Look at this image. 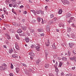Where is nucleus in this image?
Returning a JSON list of instances; mask_svg holds the SVG:
<instances>
[{"label":"nucleus","mask_w":76,"mask_h":76,"mask_svg":"<svg viewBox=\"0 0 76 76\" xmlns=\"http://www.w3.org/2000/svg\"><path fill=\"white\" fill-rule=\"evenodd\" d=\"M45 59L46 60H47L48 59L47 56L48 55V50H45Z\"/></svg>","instance_id":"nucleus-1"},{"label":"nucleus","mask_w":76,"mask_h":76,"mask_svg":"<svg viewBox=\"0 0 76 76\" xmlns=\"http://www.w3.org/2000/svg\"><path fill=\"white\" fill-rule=\"evenodd\" d=\"M15 48H16V50H20V48H19V46H18V43H15Z\"/></svg>","instance_id":"nucleus-2"},{"label":"nucleus","mask_w":76,"mask_h":76,"mask_svg":"<svg viewBox=\"0 0 76 76\" xmlns=\"http://www.w3.org/2000/svg\"><path fill=\"white\" fill-rule=\"evenodd\" d=\"M12 24L15 26H19V23H16L15 22H13L12 23Z\"/></svg>","instance_id":"nucleus-3"},{"label":"nucleus","mask_w":76,"mask_h":76,"mask_svg":"<svg viewBox=\"0 0 76 76\" xmlns=\"http://www.w3.org/2000/svg\"><path fill=\"white\" fill-rule=\"evenodd\" d=\"M25 40L26 41V42H29V38L26 37L25 38Z\"/></svg>","instance_id":"nucleus-4"},{"label":"nucleus","mask_w":76,"mask_h":76,"mask_svg":"<svg viewBox=\"0 0 76 76\" xmlns=\"http://www.w3.org/2000/svg\"><path fill=\"white\" fill-rule=\"evenodd\" d=\"M40 12L41 14H43V12L42 11H41V10H39V11H37L36 12L38 14H40Z\"/></svg>","instance_id":"nucleus-5"},{"label":"nucleus","mask_w":76,"mask_h":76,"mask_svg":"<svg viewBox=\"0 0 76 76\" xmlns=\"http://www.w3.org/2000/svg\"><path fill=\"white\" fill-rule=\"evenodd\" d=\"M71 15L69 13H67L66 15V18H69V17L71 16Z\"/></svg>","instance_id":"nucleus-6"},{"label":"nucleus","mask_w":76,"mask_h":76,"mask_svg":"<svg viewBox=\"0 0 76 76\" xmlns=\"http://www.w3.org/2000/svg\"><path fill=\"white\" fill-rule=\"evenodd\" d=\"M5 35L6 37H7V38L8 39H10L11 38V37H10V36L7 33H5Z\"/></svg>","instance_id":"nucleus-7"},{"label":"nucleus","mask_w":76,"mask_h":76,"mask_svg":"<svg viewBox=\"0 0 76 76\" xmlns=\"http://www.w3.org/2000/svg\"><path fill=\"white\" fill-rule=\"evenodd\" d=\"M6 68L3 67V66H0V69L1 70H6Z\"/></svg>","instance_id":"nucleus-8"},{"label":"nucleus","mask_w":76,"mask_h":76,"mask_svg":"<svg viewBox=\"0 0 76 76\" xmlns=\"http://www.w3.org/2000/svg\"><path fill=\"white\" fill-rule=\"evenodd\" d=\"M69 47L70 48H72V47H73V45H74V43L73 42H70L69 43Z\"/></svg>","instance_id":"nucleus-9"},{"label":"nucleus","mask_w":76,"mask_h":76,"mask_svg":"<svg viewBox=\"0 0 76 76\" xmlns=\"http://www.w3.org/2000/svg\"><path fill=\"white\" fill-rule=\"evenodd\" d=\"M47 42L45 43L46 45V46H49L50 45V42L49 39H48Z\"/></svg>","instance_id":"nucleus-10"},{"label":"nucleus","mask_w":76,"mask_h":76,"mask_svg":"<svg viewBox=\"0 0 76 76\" xmlns=\"http://www.w3.org/2000/svg\"><path fill=\"white\" fill-rule=\"evenodd\" d=\"M62 12H63V10H62V9H61L58 10V13L59 14V15H60L61 14Z\"/></svg>","instance_id":"nucleus-11"},{"label":"nucleus","mask_w":76,"mask_h":76,"mask_svg":"<svg viewBox=\"0 0 76 76\" xmlns=\"http://www.w3.org/2000/svg\"><path fill=\"white\" fill-rule=\"evenodd\" d=\"M29 54L30 56H33V57H34V56H35V54L34 53L32 52H30L29 53Z\"/></svg>","instance_id":"nucleus-12"},{"label":"nucleus","mask_w":76,"mask_h":76,"mask_svg":"<svg viewBox=\"0 0 76 76\" xmlns=\"http://www.w3.org/2000/svg\"><path fill=\"white\" fill-rule=\"evenodd\" d=\"M35 48L37 51H39V50H40V46H36Z\"/></svg>","instance_id":"nucleus-13"},{"label":"nucleus","mask_w":76,"mask_h":76,"mask_svg":"<svg viewBox=\"0 0 76 76\" xmlns=\"http://www.w3.org/2000/svg\"><path fill=\"white\" fill-rule=\"evenodd\" d=\"M37 31L39 32H43V29L42 28H39L37 30Z\"/></svg>","instance_id":"nucleus-14"},{"label":"nucleus","mask_w":76,"mask_h":76,"mask_svg":"<svg viewBox=\"0 0 76 76\" xmlns=\"http://www.w3.org/2000/svg\"><path fill=\"white\" fill-rule=\"evenodd\" d=\"M31 32L33 35H34V33H35V30L33 29H32L31 31Z\"/></svg>","instance_id":"nucleus-15"},{"label":"nucleus","mask_w":76,"mask_h":76,"mask_svg":"<svg viewBox=\"0 0 76 76\" xmlns=\"http://www.w3.org/2000/svg\"><path fill=\"white\" fill-rule=\"evenodd\" d=\"M31 12H32V13H33L34 14L35 16H36V15H37V14L36 13V11H35V10H31Z\"/></svg>","instance_id":"nucleus-16"},{"label":"nucleus","mask_w":76,"mask_h":76,"mask_svg":"<svg viewBox=\"0 0 76 76\" xmlns=\"http://www.w3.org/2000/svg\"><path fill=\"white\" fill-rule=\"evenodd\" d=\"M36 47V45H31V48H35Z\"/></svg>","instance_id":"nucleus-17"},{"label":"nucleus","mask_w":76,"mask_h":76,"mask_svg":"<svg viewBox=\"0 0 76 76\" xmlns=\"http://www.w3.org/2000/svg\"><path fill=\"white\" fill-rule=\"evenodd\" d=\"M75 57H72L70 58H69V60H72V61H73V60H74L75 61Z\"/></svg>","instance_id":"nucleus-18"},{"label":"nucleus","mask_w":76,"mask_h":76,"mask_svg":"<svg viewBox=\"0 0 76 76\" xmlns=\"http://www.w3.org/2000/svg\"><path fill=\"white\" fill-rule=\"evenodd\" d=\"M22 32V30L20 29H18L17 31V32H18V33H21Z\"/></svg>","instance_id":"nucleus-19"},{"label":"nucleus","mask_w":76,"mask_h":76,"mask_svg":"<svg viewBox=\"0 0 76 76\" xmlns=\"http://www.w3.org/2000/svg\"><path fill=\"white\" fill-rule=\"evenodd\" d=\"M15 70L17 73H19V70H20V69L19 68L17 67L15 68Z\"/></svg>","instance_id":"nucleus-20"},{"label":"nucleus","mask_w":76,"mask_h":76,"mask_svg":"<svg viewBox=\"0 0 76 76\" xmlns=\"http://www.w3.org/2000/svg\"><path fill=\"white\" fill-rule=\"evenodd\" d=\"M21 28L22 29H23V30H24V31H25L26 30V27L25 26H22L21 27Z\"/></svg>","instance_id":"nucleus-21"},{"label":"nucleus","mask_w":76,"mask_h":76,"mask_svg":"<svg viewBox=\"0 0 76 76\" xmlns=\"http://www.w3.org/2000/svg\"><path fill=\"white\" fill-rule=\"evenodd\" d=\"M50 66V64H46L45 65V68H48Z\"/></svg>","instance_id":"nucleus-22"},{"label":"nucleus","mask_w":76,"mask_h":76,"mask_svg":"<svg viewBox=\"0 0 76 76\" xmlns=\"http://www.w3.org/2000/svg\"><path fill=\"white\" fill-rule=\"evenodd\" d=\"M46 30L47 31H50V26L48 25H47L46 26Z\"/></svg>","instance_id":"nucleus-23"},{"label":"nucleus","mask_w":76,"mask_h":76,"mask_svg":"<svg viewBox=\"0 0 76 76\" xmlns=\"http://www.w3.org/2000/svg\"><path fill=\"white\" fill-rule=\"evenodd\" d=\"M67 30L68 32H69L70 31H71V28L70 27H67Z\"/></svg>","instance_id":"nucleus-24"},{"label":"nucleus","mask_w":76,"mask_h":76,"mask_svg":"<svg viewBox=\"0 0 76 76\" xmlns=\"http://www.w3.org/2000/svg\"><path fill=\"white\" fill-rule=\"evenodd\" d=\"M13 52V49L12 48L10 49L9 50V53L10 54H11Z\"/></svg>","instance_id":"nucleus-25"},{"label":"nucleus","mask_w":76,"mask_h":76,"mask_svg":"<svg viewBox=\"0 0 76 76\" xmlns=\"http://www.w3.org/2000/svg\"><path fill=\"white\" fill-rule=\"evenodd\" d=\"M62 60H64V61H67V58H66V57H63L62 58Z\"/></svg>","instance_id":"nucleus-26"},{"label":"nucleus","mask_w":76,"mask_h":76,"mask_svg":"<svg viewBox=\"0 0 76 76\" xmlns=\"http://www.w3.org/2000/svg\"><path fill=\"white\" fill-rule=\"evenodd\" d=\"M59 27H61V26H62L63 28L64 27V25H62V23H60L59 24Z\"/></svg>","instance_id":"nucleus-27"},{"label":"nucleus","mask_w":76,"mask_h":76,"mask_svg":"<svg viewBox=\"0 0 76 76\" xmlns=\"http://www.w3.org/2000/svg\"><path fill=\"white\" fill-rule=\"evenodd\" d=\"M15 37L17 38V39H18V40H19V39H20L19 38V36L18 35V34H15Z\"/></svg>","instance_id":"nucleus-28"},{"label":"nucleus","mask_w":76,"mask_h":76,"mask_svg":"<svg viewBox=\"0 0 76 76\" xmlns=\"http://www.w3.org/2000/svg\"><path fill=\"white\" fill-rule=\"evenodd\" d=\"M15 54H17L19 52V50H15L14 51Z\"/></svg>","instance_id":"nucleus-29"},{"label":"nucleus","mask_w":76,"mask_h":76,"mask_svg":"<svg viewBox=\"0 0 76 76\" xmlns=\"http://www.w3.org/2000/svg\"><path fill=\"white\" fill-rule=\"evenodd\" d=\"M12 57L14 58H18V56L17 55L14 54L12 55Z\"/></svg>","instance_id":"nucleus-30"},{"label":"nucleus","mask_w":76,"mask_h":76,"mask_svg":"<svg viewBox=\"0 0 76 76\" xmlns=\"http://www.w3.org/2000/svg\"><path fill=\"white\" fill-rule=\"evenodd\" d=\"M12 2L13 4H15L16 3V0H13Z\"/></svg>","instance_id":"nucleus-31"},{"label":"nucleus","mask_w":76,"mask_h":76,"mask_svg":"<svg viewBox=\"0 0 76 76\" xmlns=\"http://www.w3.org/2000/svg\"><path fill=\"white\" fill-rule=\"evenodd\" d=\"M71 37H72V38L73 39L75 38V35L74 34H72L71 35Z\"/></svg>","instance_id":"nucleus-32"},{"label":"nucleus","mask_w":76,"mask_h":76,"mask_svg":"<svg viewBox=\"0 0 76 76\" xmlns=\"http://www.w3.org/2000/svg\"><path fill=\"white\" fill-rule=\"evenodd\" d=\"M13 7H18V5H17V4H13Z\"/></svg>","instance_id":"nucleus-33"},{"label":"nucleus","mask_w":76,"mask_h":76,"mask_svg":"<svg viewBox=\"0 0 76 76\" xmlns=\"http://www.w3.org/2000/svg\"><path fill=\"white\" fill-rule=\"evenodd\" d=\"M62 66V62H60L59 63V64L58 66L59 67H61Z\"/></svg>","instance_id":"nucleus-34"},{"label":"nucleus","mask_w":76,"mask_h":76,"mask_svg":"<svg viewBox=\"0 0 76 76\" xmlns=\"http://www.w3.org/2000/svg\"><path fill=\"white\" fill-rule=\"evenodd\" d=\"M37 20L39 22H40V21H41V18L39 17H38L37 18Z\"/></svg>","instance_id":"nucleus-35"},{"label":"nucleus","mask_w":76,"mask_h":76,"mask_svg":"<svg viewBox=\"0 0 76 76\" xmlns=\"http://www.w3.org/2000/svg\"><path fill=\"white\" fill-rule=\"evenodd\" d=\"M3 11H4V13H6V11H7L6 8H4H4Z\"/></svg>","instance_id":"nucleus-36"},{"label":"nucleus","mask_w":76,"mask_h":76,"mask_svg":"<svg viewBox=\"0 0 76 76\" xmlns=\"http://www.w3.org/2000/svg\"><path fill=\"white\" fill-rule=\"evenodd\" d=\"M72 27H74V28H76V25L75 24H72Z\"/></svg>","instance_id":"nucleus-37"},{"label":"nucleus","mask_w":76,"mask_h":76,"mask_svg":"<svg viewBox=\"0 0 76 76\" xmlns=\"http://www.w3.org/2000/svg\"><path fill=\"white\" fill-rule=\"evenodd\" d=\"M72 53H73L75 55H76V52L75 50H72Z\"/></svg>","instance_id":"nucleus-38"},{"label":"nucleus","mask_w":76,"mask_h":76,"mask_svg":"<svg viewBox=\"0 0 76 76\" xmlns=\"http://www.w3.org/2000/svg\"><path fill=\"white\" fill-rule=\"evenodd\" d=\"M2 66H4L5 67L6 69V67H7V65H6V64L4 63L3 64H2Z\"/></svg>","instance_id":"nucleus-39"},{"label":"nucleus","mask_w":76,"mask_h":76,"mask_svg":"<svg viewBox=\"0 0 76 76\" xmlns=\"http://www.w3.org/2000/svg\"><path fill=\"white\" fill-rule=\"evenodd\" d=\"M52 46L53 48L54 49H56V46H55V45H52Z\"/></svg>","instance_id":"nucleus-40"},{"label":"nucleus","mask_w":76,"mask_h":76,"mask_svg":"<svg viewBox=\"0 0 76 76\" xmlns=\"http://www.w3.org/2000/svg\"><path fill=\"white\" fill-rule=\"evenodd\" d=\"M10 67L11 69H13V65L12 64H11Z\"/></svg>","instance_id":"nucleus-41"},{"label":"nucleus","mask_w":76,"mask_h":76,"mask_svg":"<svg viewBox=\"0 0 76 76\" xmlns=\"http://www.w3.org/2000/svg\"><path fill=\"white\" fill-rule=\"evenodd\" d=\"M39 60H37L36 61V63L37 64H39Z\"/></svg>","instance_id":"nucleus-42"},{"label":"nucleus","mask_w":76,"mask_h":76,"mask_svg":"<svg viewBox=\"0 0 76 76\" xmlns=\"http://www.w3.org/2000/svg\"><path fill=\"white\" fill-rule=\"evenodd\" d=\"M54 17V15L53 14H51L50 15V17L51 18H53Z\"/></svg>","instance_id":"nucleus-43"},{"label":"nucleus","mask_w":76,"mask_h":76,"mask_svg":"<svg viewBox=\"0 0 76 76\" xmlns=\"http://www.w3.org/2000/svg\"><path fill=\"white\" fill-rule=\"evenodd\" d=\"M70 20H72L73 19H74V17H71L70 18Z\"/></svg>","instance_id":"nucleus-44"},{"label":"nucleus","mask_w":76,"mask_h":76,"mask_svg":"<svg viewBox=\"0 0 76 76\" xmlns=\"http://www.w3.org/2000/svg\"><path fill=\"white\" fill-rule=\"evenodd\" d=\"M40 36H41V37H44V34L42 33L40 34Z\"/></svg>","instance_id":"nucleus-45"},{"label":"nucleus","mask_w":76,"mask_h":76,"mask_svg":"<svg viewBox=\"0 0 76 76\" xmlns=\"http://www.w3.org/2000/svg\"><path fill=\"white\" fill-rule=\"evenodd\" d=\"M61 76H63L64 75V72H62L61 74Z\"/></svg>","instance_id":"nucleus-46"},{"label":"nucleus","mask_w":76,"mask_h":76,"mask_svg":"<svg viewBox=\"0 0 76 76\" xmlns=\"http://www.w3.org/2000/svg\"><path fill=\"white\" fill-rule=\"evenodd\" d=\"M53 20H54V21H56L57 20V18H54L53 19Z\"/></svg>","instance_id":"nucleus-47"},{"label":"nucleus","mask_w":76,"mask_h":76,"mask_svg":"<svg viewBox=\"0 0 76 76\" xmlns=\"http://www.w3.org/2000/svg\"><path fill=\"white\" fill-rule=\"evenodd\" d=\"M41 20H42V24H44V20H43V19L42 18Z\"/></svg>","instance_id":"nucleus-48"},{"label":"nucleus","mask_w":76,"mask_h":76,"mask_svg":"<svg viewBox=\"0 0 76 76\" xmlns=\"http://www.w3.org/2000/svg\"><path fill=\"white\" fill-rule=\"evenodd\" d=\"M49 75L50 76H54V75H53V74H51V73H50Z\"/></svg>","instance_id":"nucleus-49"},{"label":"nucleus","mask_w":76,"mask_h":76,"mask_svg":"<svg viewBox=\"0 0 76 76\" xmlns=\"http://www.w3.org/2000/svg\"><path fill=\"white\" fill-rule=\"evenodd\" d=\"M48 8V6H46L45 7V10H47Z\"/></svg>","instance_id":"nucleus-50"},{"label":"nucleus","mask_w":76,"mask_h":76,"mask_svg":"<svg viewBox=\"0 0 76 76\" xmlns=\"http://www.w3.org/2000/svg\"><path fill=\"white\" fill-rule=\"evenodd\" d=\"M12 5H13V4H9L10 7H12Z\"/></svg>","instance_id":"nucleus-51"},{"label":"nucleus","mask_w":76,"mask_h":76,"mask_svg":"<svg viewBox=\"0 0 76 76\" xmlns=\"http://www.w3.org/2000/svg\"><path fill=\"white\" fill-rule=\"evenodd\" d=\"M23 66H24V67H27L26 65L25 64H23Z\"/></svg>","instance_id":"nucleus-52"},{"label":"nucleus","mask_w":76,"mask_h":76,"mask_svg":"<svg viewBox=\"0 0 76 76\" xmlns=\"http://www.w3.org/2000/svg\"><path fill=\"white\" fill-rule=\"evenodd\" d=\"M58 62H57V61H56V63L55 64V65L56 66H58Z\"/></svg>","instance_id":"nucleus-53"},{"label":"nucleus","mask_w":76,"mask_h":76,"mask_svg":"<svg viewBox=\"0 0 76 76\" xmlns=\"http://www.w3.org/2000/svg\"><path fill=\"white\" fill-rule=\"evenodd\" d=\"M68 56H70V52L69 51L68 52Z\"/></svg>","instance_id":"nucleus-54"},{"label":"nucleus","mask_w":76,"mask_h":76,"mask_svg":"<svg viewBox=\"0 0 76 76\" xmlns=\"http://www.w3.org/2000/svg\"><path fill=\"white\" fill-rule=\"evenodd\" d=\"M10 76H13V74L12 73H10Z\"/></svg>","instance_id":"nucleus-55"},{"label":"nucleus","mask_w":76,"mask_h":76,"mask_svg":"<svg viewBox=\"0 0 76 76\" xmlns=\"http://www.w3.org/2000/svg\"><path fill=\"white\" fill-rule=\"evenodd\" d=\"M12 12L15 15H17V14H16V12L14 11Z\"/></svg>","instance_id":"nucleus-56"},{"label":"nucleus","mask_w":76,"mask_h":76,"mask_svg":"<svg viewBox=\"0 0 76 76\" xmlns=\"http://www.w3.org/2000/svg\"><path fill=\"white\" fill-rule=\"evenodd\" d=\"M20 4H21V2L20 1H19L18 3H17V4L18 5Z\"/></svg>","instance_id":"nucleus-57"},{"label":"nucleus","mask_w":76,"mask_h":76,"mask_svg":"<svg viewBox=\"0 0 76 76\" xmlns=\"http://www.w3.org/2000/svg\"><path fill=\"white\" fill-rule=\"evenodd\" d=\"M20 8H23V6L21 5L20 6Z\"/></svg>","instance_id":"nucleus-58"},{"label":"nucleus","mask_w":76,"mask_h":76,"mask_svg":"<svg viewBox=\"0 0 76 76\" xmlns=\"http://www.w3.org/2000/svg\"><path fill=\"white\" fill-rule=\"evenodd\" d=\"M55 71H56V72H58V69H55Z\"/></svg>","instance_id":"nucleus-59"},{"label":"nucleus","mask_w":76,"mask_h":76,"mask_svg":"<svg viewBox=\"0 0 76 76\" xmlns=\"http://www.w3.org/2000/svg\"><path fill=\"white\" fill-rule=\"evenodd\" d=\"M3 47H4V48H7V47L5 45H4L3 46Z\"/></svg>","instance_id":"nucleus-60"},{"label":"nucleus","mask_w":76,"mask_h":76,"mask_svg":"<svg viewBox=\"0 0 76 76\" xmlns=\"http://www.w3.org/2000/svg\"><path fill=\"white\" fill-rule=\"evenodd\" d=\"M68 75L69 76H71L72 75V74H68Z\"/></svg>","instance_id":"nucleus-61"},{"label":"nucleus","mask_w":76,"mask_h":76,"mask_svg":"<svg viewBox=\"0 0 76 76\" xmlns=\"http://www.w3.org/2000/svg\"><path fill=\"white\" fill-rule=\"evenodd\" d=\"M75 66H74V67H73L72 68V70H75Z\"/></svg>","instance_id":"nucleus-62"},{"label":"nucleus","mask_w":76,"mask_h":76,"mask_svg":"<svg viewBox=\"0 0 76 76\" xmlns=\"http://www.w3.org/2000/svg\"><path fill=\"white\" fill-rule=\"evenodd\" d=\"M30 58L31 60H33V59H34V57H30Z\"/></svg>","instance_id":"nucleus-63"},{"label":"nucleus","mask_w":76,"mask_h":76,"mask_svg":"<svg viewBox=\"0 0 76 76\" xmlns=\"http://www.w3.org/2000/svg\"><path fill=\"white\" fill-rule=\"evenodd\" d=\"M22 21V22H25V19H23Z\"/></svg>","instance_id":"nucleus-64"}]
</instances>
